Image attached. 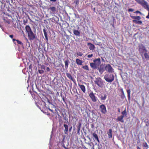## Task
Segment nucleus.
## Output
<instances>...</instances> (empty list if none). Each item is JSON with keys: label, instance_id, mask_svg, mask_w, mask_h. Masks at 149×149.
Instances as JSON below:
<instances>
[{"label": "nucleus", "instance_id": "33", "mask_svg": "<svg viewBox=\"0 0 149 149\" xmlns=\"http://www.w3.org/2000/svg\"><path fill=\"white\" fill-rule=\"evenodd\" d=\"M16 41H17V43L18 44H19V45H22V47H23L24 46V44H23L22 42H21V41H20L19 40H16Z\"/></svg>", "mask_w": 149, "mask_h": 149}, {"label": "nucleus", "instance_id": "40", "mask_svg": "<svg viewBox=\"0 0 149 149\" xmlns=\"http://www.w3.org/2000/svg\"><path fill=\"white\" fill-rule=\"evenodd\" d=\"M93 56V54H89L88 55L87 57L88 58H90L91 57H92Z\"/></svg>", "mask_w": 149, "mask_h": 149}, {"label": "nucleus", "instance_id": "20", "mask_svg": "<svg viewBox=\"0 0 149 149\" xmlns=\"http://www.w3.org/2000/svg\"><path fill=\"white\" fill-rule=\"evenodd\" d=\"M73 33L76 36H80V32L77 30H74Z\"/></svg>", "mask_w": 149, "mask_h": 149}, {"label": "nucleus", "instance_id": "39", "mask_svg": "<svg viewBox=\"0 0 149 149\" xmlns=\"http://www.w3.org/2000/svg\"><path fill=\"white\" fill-rule=\"evenodd\" d=\"M121 121V116H120L118 117L117 120V121Z\"/></svg>", "mask_w": 149, "mask_h": 149}, {"label": "nucleus", "instance_id": "34", "mask_svg": "<svg viewBox=\"0 0 149 149\" xmlns=\"http://www.w3.org/2000/svg\"><path fill=\"white\" fill-rule=\"evenodd\" d=\"M82 68L86 70H89L88 67L87 65H85L84 66H83Z\"/></svg>", "mask_w": 149, "mask_h": 149}, {"label": "nucleus", "instance_id": "56", "mask_svg": "<svg viewBox=\"0 0 149 149\" xmlns=\"http://www.w3.org/2000/svg\"><path fill=\"white\" fill-rule=\"evenodd\" d=\"M63 101H64V102H65V99L63 97Z\"/></svg>", "mask_w": 149, "mask_h": 149}, {"label": "nucleus", "instance_id": "9", "mask_svg": "<svg viewBox=\"0 0 149 149\" xmlns=\"http://www.w3.org/2000/svg\"><path fill=\"white\" fill-rule=\"evenodd\" d=\"M89 96L93 102H95L97 101V98L94 95L93 92L90 93L89 94Z\"/></svg>", "mask_w": 149, "mask_h": 149}, {"label": "nucleus", "instance_id": "30", "mask_svg": "<svg viewBox=\"0 0 149 149\" xmlns=\"http://www.w3.org/2000/svg\"><path fill=\"white\" fill-rule=\"evenodd\" d=\"M69 61L68 60H66L65 61V67L66 69H67L68 67V63H69Z\"/></svg>", "mask_w": 149, "mask_h": 149}, {"label": "nucleus", "instance_id": "43", "mask_svg": "<svg viewBox=\"0 0 149 149\" xmlns=\"http://www.w3.org/2000/svg\"><path fill=\"white\" fill-rule=\"evenodd\" d=\"M41 68L42 69H45V67L44 65H42L41 67Z\"/></svg>", "mask_w": 149, "mask_h": 149}, {"label": "nucleus", "instance_id": "29", "mask_svg": "<svg viewBox=\"0 0 149 149\" xmlns=\"http://www.w3.org/2000/svg\"><path fill=\"white\" fill-rule=\"evenodd\" d=\"M107 95L106 94H104L103 95H102L101 97V100H104L107 98Z\"/></svg>", "mask_w": 149, "mask_h": 149}, {"label": "nucleus", "instance_id": "47", "mask_svg": "<svg viewBox=\"0 0 149 149\" xmlns=\"http://www.w3.org/2000/svg\"><path fill=\"white\" fill-rule=\"evenodd\" d=\"M13 35H10L9 36V37H10V38H12V39H13Z\"/></svg>", "mask_w": 149, "mask_h": 149}, {"label": "nucleus", "instance_id": "10", "mask_svg": "<svg viewBox=\"0 0 149 149\" xmlns=\"http://www.w3.org/2000/svg\"><path fill=\"white\" fill-rule=\"evenodd\" d=\"M48 10H50V13L51 14H54L56 13L57 9L55 7H51L48 8Z\"/></svg>", "mask_w": 149, "mask_h": 149}, {"label": "nucleus", "instance_id": "16", "mask_svg": "<svg viewBox=\"0 0 149 149\" xmlns=\"http://www.w3.org/2000/svg\"><path fill=\"white\" fill-rule=\"evenodd\" d=\"M98 69L99 70V72L102 74L104 71L105 68L103 66H100V67H98Z\"/></svg>", "mask_w": 149, "mask_h": 149}, {"label": "nucleus", "instance_id": "12", "mask_svg": "<svg viewBox=\"0 0 149 149\" xmlns=\"http://www.w3.org/2000/svg\"><path fill=\"white\" fill-rule=\"evenodd\" d=\"M87 45L89 46V49L91 50H93L95 48L94 45L91 43H87Z\"/></svg>", "mask_w": 149, "mask_h": 149}, {"label": "nucleus", "instance_id": "23", "mask_svg": "<svg viewBox=\"0 0 149 149\" xmlns=\"http://www.w3.org/2000/svg\"><path fill=\"white\" fill-rule=\"evenodd\" d=\"M76 63L77 65H81L82 64L83 62L82 60L78 59L77 58L76 60Z\"/></svg>", "mask_w": 149, "mask_h": 149}, {"label": "nucleus", "instance_id": "35", "mask_svg": "<svg viewBox=\"0 0 149 149\" xmlns=\"http://www.w3.org/2000/svg\"><path fill=\"white\" fill-rule=\"evenodd\" d=\"M130 92L131 91L130 89L127 90V92L128 95V97L129 98H130Z\"/></svg>", "mask_w": 149, "mask_h": 149}, {"label": "nucleus", "instance_id": "13", "mask_svg": "<svg viewBox=\"0 0 149 149\" xmlns=\"http://www.w3.org/2000/svg\"><path fill=\"white\" fill-rule=\"evenodd\" d=\"M93 62L98 66L101 63L100 59V58L95 59L93 60Z\"/></svg>", "mask_w": 149, "mask_h": 149}, {"label": "nucleus", "instance_id": "44", "mask_svg": "<svg viewBox=\"0 0 149 149\" xmlns=\"http://www.w3.org/2000/svg\"><path fill=\"white\" fill-rule=\"evenodd\" d=\"M46 70L47 72H49L50 71V69L49 67H47L46 68Z\"/></svg>", "mask_w": 149, "mask_h": 149}, {"label": "nucleus", "instance_id": "4", "mask_svg": "<svg viewBox=\"0 0 149 149\" xmlns=\"http://www.w3.org/2000/svg\"><path fill=\"white\" fill-rule=\"evenodd\" d=\"M139 3L144 8L149 11V5L148 3L144 0H140Z\"/></svg>", "mask_w": 149, "mask_h": 149}, {"label": "nucleus", "instance_id": "5", "mask_svg": "<svg viewBox=\"0 0 149 149\" xmlns=\"http://www.w3.org/2000/svg\"><path fill=\"white\" fill-rule=\"evenodd\" d=\"M82 147L84 149H94V146H92L91 144L89 143H86L85 146L83 145Z\"/></svg>", "mask_w": 149, "mask_h": 149}, {"label": "nucleus", "instance_id": "21", "mask_svg": "<svg viewBox=\"0 0 149 149\" xmlns=\"http://www.w3.org/2000/svg\"><path fill=\"white\" fill-rule=\"evenodd\" d=\"M26 31L28 33L32 31L29 25H26L25 26Z\"/></svg>", "mask_w": 149, "mask_h": 149}, {"label": "nucleus", "instance_id": "2", "mask_svg": "<svg viewBox=\"0 0 149 149\" xmlns=\"http://www.w3.org/2000/svg\"><path fill=\"white\" fill-rule=\"evenodd\" d=\"M94 82L95 84L100 87L102 88L104 86V83H105V82L100 77L96 78Z\"/></svg>", "mask_w": 149, "mask_h": 149}, {"label": "nucleus", "instance_id": "54", "mask_svg": "<svg viewBox=\"0 0 149 149\" xmlns=\"http://www.w3.org/2000/svg\"><path fill=\"white\" fill-rule=\"evenodd\" d=\"M64 147L65 148V149H68V148L66 147H65L64 146Z\"/></svg>", "mask_w": 149, "mask_h": 149}, {"label": "nucleus", "instance_id": "45", "mask_svg": "<svg viewBox=\"0 0 149 149\" xmlns=\"http://www.w3.org/2000/svg\"><path fill=\"white\" fill-rule=\"evenodd\" d=\"M16 40V39H15V38H13L12 39V40L13 41V42H14V43L15 44V42H14V41H16V40Z\"/></svg>", "mask_w": 149, "mask_h": 149}, {"label": "nucleus", "instance_id": "31", "mask_svg": "<svg viewBox=\"0 0 149 149\" xmlns=\"http://www.w3.org/2000/svg\"><path fill=\"white\" fill-rule=\"evenodd\" d=\"M81 126V123L80 122H79L78 124V125L77 127V133H78L79 132Z\"/></svg>", "mask_w": 149, "mask_h": 149}, {"label": "nucleus", "instance_id": "42", "mask_svg": "<svg viewBox=\"0 0 149 149\" xmlns=\"http://www.w3.org/2000/svg\"><path fill=\"white\" fill-rule=\"evenodd\" d=\"M135 13H139L141 15L142 14V13L138 10H137V11H136L135 12Z\"/></svg>", "mask_w": 149, "mask_h": 149}, {"label": "nucleus", "instance_id": "18", "mask_svg": "<svg viewBox=\"0 0 149 149\" xmlns=\"http://www.w3.org/2000/svg\"><path fill=\"white\" fill-rule=\"evenodd\" d=\"M58 122L60 125H61L63 123V121L62 120V118L59 114H58Z\"/></svg>", "mask_w": 149, "mask_h": 149}, {"label": "nucleus", "instance_id": "14", "mask_svg": "<svg viewBox=\"0 0 149 149\" xmlns=\"http://www.w3.org/2000/svg\"><path fill=\"white\" fill-rule=\"evenodd\" d=\"M93 138L94 140H96L98 142H100L99 138L98 137L97 134L95 132L93 133Z\"/></svg>", "mask_w": 149, "mask_h": 149}, {"label": "nucleus", "instance_id": "8", "mask_svg": "<svg viewBox=\"0 0 149 149\" xmlns=\"http://www.w3.org/2000/svg\"><path fill=\"white\" fill-rule=\"evenodd\" d=\"M28 35L29 39L30 40H33L36 38L35 35L32 31L28 33Z\"/></svg>", "mask_w": 149, "mask_h": 149}, {"label": "nucleus", "instance_id": "28", "mask_svg": "<svg viewBox=\"0 0 149 149\" xmlns=\"http://www.w3.org/2000/svg\"><path fill=\"white\" fill-rule=\"evenodd\" d=\"M147 52H146L144 54H143V56L144 58H146L147 60L149 59V56L147 53Z\"/></svg>", "mask_w": 149, "mask_h": 149}, {"label": "nucleus", "instance_id": "24", "mask_svg": "<svg viewBox=\"0 0 149 149\" xmlns=\"http://www.w3.org/2000/svg\"><path fill=\"white\" fill-rule=\"evenodd\" d=\"M132 21L134 23L138 24H141L142 23V22L141 21L137 20L136 19H134Z\"/></svg>", "mask_w": 149, "mask_h": 149}, {"label": "nucleus", "instance_id": "3", "mask_svg": "<svg viewBox=\"0 0 149 149\" xmlns=\"http://www.w3.org/2000/svg\"><path fill=\"white\" fill-rule=\"evenodd\" d=\"M114 77L113 74L110 73L107 74L104 76V79L106 81L111 82L113 81Z\"/></svg>", "mask_w": 149, "mask_h": 149}, {"label": "nucleus", "instance_id": "17", "mask_svg": "<svg viewBox=\"0 0 149 149\" xmlns=\"http://www.w3.org/2000/svg\"><path fill=\"white\" fill-rule=\"evenodd\" d=\"M78 86L80 87L82 92L85 93L86 92V88L85 86L83 85L78 84Z\"/></svg>", "mask_w": 149, "mask_h": 149}, {"label": "nucleus", "instance_id": "7", "mask_svg": "<svg viewBox=\"0 0 149 149\" xmlns=\"http://www.w3.org/2000/svg\"><path fill=\"white\" fill-rule=\"evenodd\" d=\"M100 109L101 113L103 114H105L107 113V110L106 106L102 104L99 107Z\"/></svg>", "mask_w": 149, "mask_h": 149}, {"label": "nucleus", "instance_id": "22", "mask_svg": "<svg viewBox=\"0 0 149 149\" xmlns=\"http://www.w3.org/2000/svg\"><path fill=\"white\" fill-rule=\"evenodd\" d=\"M112 130L111 129H109V131L107 132L109 138V139H111L112 137Z\"/></svg>", "mask_w": 149, "mask_h": 149}, {"label": "nucleus", "instance_id": "15", "mask_svg": "<svg viewBox=\"0 0 149 149\" xmlns=\"http://www.w3.org/2000/svg\"><path fill=\"white\" fill-rule=\"evenodd\" d=\"M90 66L93 69H96L99 67L94 62L90 63Z\"/></svg>", "mask_w": 149, "mask_h": 149}, {"label": "nucleus", "instance_id": "26", "mask_svg": "<svg viewBox=\"0 0 149 149\" xmlns=\"http://www.w3.org/2000/svg\"><path fill=\"white\" fill-rule=\"evenodd\" d=\"M122 114L123 115V116L122 115V120L123 118V117L125 116H126V111L125 108V110L122 112ZM123 122V121L122 120V122Z\"/></svg>", "mask_w": 149, "mask_h": 149}, {"label": "nucleus", "instance_id": "49", "mask_svg": "<svg viewBox=\"0 0 149 149\" xmlns=\"http://www.w3.org/2000/svg\"><path fill=\"white\" fill-rule=\"evenodd\" d=\"M118 111L119 113L120 112V108L118 109Z\"/></svg>", "mask_w": 149, "mask_h": 149}, {"label": "nucleus", "instance_id": "55", "mask_svg": "<svg viewBox=\"0 0 149 149\" xmlns=\"http://www.w3.org/2000/svg\"><path fill=\"white\" fill-rule=\"evenodd\" d=\"M98 147L97 149H100V146L99 145H98Z\"/></svg>", "mask_w": 149, "mask_h": 149}, {"label": "nucleus", "instance_id": "25", "mask_svg": "<svg viewBox=\"0 0 149 149\" xmlns=\"http://www.w3.org/2000/svg\"><path fill=\"white\" fill-rule=\"evenodd\" d=\"M64 126L65 129V134H67L68 131V126L67 125L64 124Z\"/></svg>", "mask_w": 149, "mask_h": 149}, {"label": "nucleus", "instance_id": "38", "mask_svg": "<svg viewBox=\"0 0 149 149\" xmlns=\"http://www.w3.org/2000/svg\"><path fill=\"white\" fill-rule=\"evenodd\" d=\"M38 72L39 73L41 74L43 73L44 72V71L43 70H38Z\"/></svg>", "mask_w": 149, "mask_h": 149}, {"label": "nucleus", "instance_id": "52", "mask_svg": "<svg viewBox=\"0 0 149 149\" xmlns=\"http://www.w3.org/2000/svg\"><path fill=\"white\" fill-rule=\"evenodd\" d=\"M51 1L55 2L56 1V0H50Z\"/></svg>", "mask_w": 149, "mask_h": 149}, {"label": "nucleus", "instance_id": "32", "mask_svg": "<svg viewBox=\"0 0 149 149\" xmlns=\"http://www.w3.org/2000/svg\"><path fill=\"white\" fill-rule=\"evenodd\" d=\"M143 146L146 148V149H147L148 148V146L146 142L143 143Z\"/></svg>", "mask_w": 149, "mask_h": 149}, {"label": "nucleus", "instance_id": "37", "mask_svg": "<svg viewBox=\"0 0 149 149\" xmlns=\"http://www.w3.org/2000/svg\"><path fill=\"white\" fill-rule=\"evenodd\" d=\"M77 56H82L83 55V54L82 52H79L77 53Z\"/></svg>", "mask_w": 149, "mask_h": 149}, {"label": "nucleus", "instance_id": "19", "mask_svg": "<svg viewBox=\"0 0 149 149\" xmlns=\"http://www.w3.org/2000/svg\"><path fill=\"white\" fill-rule=\"evenodd\" d=\"M46 29L44 28L43 29V31L44 32V35L45 38V39L46 40V42H47L48 41V39L47 37V33L46 31Z\"/></svg>", "mask_w": 149, "mask_h": 149}, {"label": "nucleus", "instance_id": "51", "mask_svg": "<svg viewBox=\"0 0 149 149\" xmlns=\"http://www.w3.org/2000/svg\"><path fill=\"white\" fill-rule=\"evenodd\" d=\"M138 3H139V1H140V0H135Z\"/></svg>", "mask_w": 149, "mask_h": 149}, {"label": "nucleus", "instance_id": "57", "mask_svg": "<svg viewBox=\"0 0 149 149\" xmlns=\"http://www.w3.org/2000/svg\"><path fill=\"white\" fill-rule=\"evenodd\" d=\"M24 24L25 25V23H24Z\"/></svg>", "mask_w": 149, "mask_h": 149}, {"label": "nucleus", "instance_id": "36", "mask_svg": "<svg viewBox=\"0 0 149 149\" xmlns=\"http://www.w3.org/2000/svg\"><path fill=\"white\" fill-rule=\"evenodd\" d=\"M3 19L4 22L5 23H7L8 24H9L10 23V21L8 19L6 20V19Z\"/></svg>", "mask_w": 149, "mask_h": 149}, {"label": "nucleus", "instance_id": "6", "mask_svg": "<svg viewBox=\"0 0 149 149\" xmlns=\"http://www.w3.org/2000/svg\"><path fill=\"white\" fill-rule=\"evenodd\" d=\"M105 69L106 71L109 73L113 72V69L109 64H107L106 65L105 67Z\"/></svg>", "mask_w": 149, "mask_h": 149}, {"label": "nucleus", "instance_id": "48", "mask_svg": "<svg viewBox=\"0 0 149 149\" xmlns=\"http://www.w3.org/2000/svg\"><path fill=\"white\" fill-rule=\"evenodd\" d=\"M148 15L146 16V18H149V11H148Z\"/></svg>", "mask_w": 149, "mask_h": 149}, {"label": "nucleus", "instance_id": "27", "mask_svg": "<svg viewBox=\"0 0 149 149\" xmlns=\"http://www.w3.org/2000/svg\"><path fill=\"white\" fill-rule=\"evenodd\" d=\"M132 18L133 19H136L137 20H139L141 19V17L139 16H132Z\"/></svg>", "mask_w": 149, "mask_h": 149}, {"label": "nucleus", "instance_id": "1", "mask_svg": "<svg viewBox=\"0 0 149 149\" xmlns=\"http://www.w3.org/2000/svg\"><path fill=\"white\" fill-rule=\"evenodd\" d=\"M139 54L141 56L143 59H144L143 54L146 52H147L148 51L145 47L142 44L139 45Z\"/></svg>", "mask_w": 149, "mask_h": 149}, {"label": "nucleus", "instance_id": "11", "mask_svg": "<svg viewBox=\"0 0 149 149\" xmlns=\"http://www.w3.org/2000/svg\"><path fill=\"white\" fill-rule=\"evenodd\" d=\"M66 75L67 77L69 79L71 80L73 82L75 83V80L74 78H73L70 74L69 73H66Z\"/></svg>", "mask_w": 149, "mask_h": 149}, {"label": "nucleus", "instance_id": "46", "mask_svg": "<svg viewBox=\"0 0 149 149\" xmlns=\"http://www.w3.org/2000/svg\"><path fill=\"white\" fill-rule=\"evenodd\" d=\"M31 68H32V65H31L29 66V69H31Z\"/></svg>", "mask_w": 149, "mask_h": 149}, {"label": "nucleus", "instance_id": "41", "mask_svg": "<svg viewBox=\"0 0 149 149\" xmlns=\"http://www.w3.org/2000/svg\"><path fill=\"white\" fill-rule=\"evenodd\" d=\"M134 11V10L132 8H129L128 10L129 12H133Z\"/></svg>", "mask_w": 149, "mask_h": 149}, {"label": "nucleus", "instance_id": "53", "mask_svg": "<svg viewBox=\"0 0 149 149\" xmlns=\"http://www.w3.org/2000/svg\"><path fill=\"white\" fill-rule=\"evenodd\" d=\"M49 110L51 111L52 112H53V110L51 109H49Z\"/></svg>", "mask_w": 149, "mask_h": 149}, {"label": "nucleus", "instance_id": "50", "mask_svg": "<svg viewBox=\"0 0 149 149\" xmlns=\"http://www.w3.org/2000/svg\"><path fill=\"white\" fill-rule=\"evenodd\" d=\"M72 127H70V128L69 129V131L70 132V131H71V129H72Z\"/></svg>", "mask_w": 149, "mask_h": 149}]
</instances>
